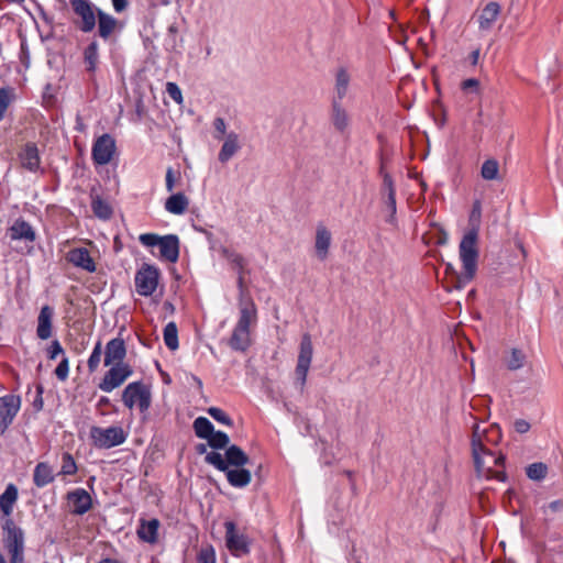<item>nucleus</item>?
<instances>
[{
    "instance_id": "obj_1",
    "label": "nucleus",
    "mask_w": 563,
    "mask_h": 563,
    "mask_svg": "<svg viewBox=\"0 0 563 563\" xmlns=\"http://www.w3.org/2000/svg\"><path fill=\"white\" fill-rule=\"evenodd\" d=\"M484 432L481 426L475 423L472 432V456L474 461L475 471L478 477L486 479H496L498 482H506L507 475L504 470L497 467L504 466L505 456L497 453L489 446L483 443Z\"/></svg>"
},
{
    "instance_id": "obj_2",
    "label": "nucleus",
    "mask_w": 563,
    "mask_h": 563,
    "mask_svg": "<svg viewBox=\"0 0 563 563\" xmlns=\"http://www.w3.org/2000/svg\"><path fill=\"white\" fill-rule=\"evenodd\" d=\"M477 239L478 228L473 227L463 236L460 243V257L463 264L464 273L459 277L456 288H462L465 284L471 282L477 268Z\"/></svg>"
},
{
    "instance_id": "obj_3",
    "label": "nucleus",
    "mask_w": 563,
    "mask_h": 563,
    "mask_svg": "<svg viewBox=\"0 0 563 563\" xmlns=\"http://www.w3.org/2000/svg\"><path fill=\"white\" fill-rule=\"evenodd\" d=\"M239 320L233 329L229 345L234 351L244 352L251 345L250 327L256 321L257 310L255 303H242Z\"/></svg>"
},
{
    "instance_id": "obj_4",
    "label": "nucleus",
    "mask_w": 563,
    "mask_h": 563,
    "mask_svg": "<svg viewBox=\"0 0 563 563\" xmlns=\"http://www.w3.org/2000/svg\"><path fill=\"white\" fill-rule=\"evenodd\" d=\"M139 241L146 247H159V255L163 260L176 263L179 257V239L175 234L161 236L155 233H143Z\"/></svg>"
},
{
    "instance_id": "obj_5",
    "label": "nucleus",
    "mask_w": 563,
    "mask_h": 563,
    "mask_svg": "<svg viewBox=\"0 0 563 563\" xmlns=\"http://www.w3.org/2000/svg\"><path fill=\"white\" fill-rule=\"evenodd\" d=\"M89 434L93 446L98 449H111L124 443L126 440L123 428L119 426L109 428L93 426L90 428Z\"/></svg>"
},
{
    "instance_id": "obj_6",
    "label": "nucleus",
    "mask_w": 563,
    "mask_h": 563,
    "mask_svg": "<svg viewBox=\"0 0 563 563\" xmlns=\"http://www.w3.org/2000/svg\"><path fill=\"white\" fill-rule=\"evenodd\" d=\"M122 401L129 409L137 406L141 412H145L151 407V389L142 382L130 383L122 393Z\"/></svg>"
},
{
    "instance_id": "obj_7",
    "label": "nucleus",
    "mask_w": 563,
    "mask_h": 563,
    "mask_svg": "<svg viewBox=\"0 0 563 563\" xmlns=\"http://www.w3.org/2000/svg\"><path fill=\"white\" fill-rule=\"evenodd\" d=\"M159 269L151 264H143L135 273L134 282L139 295L148 297L152 296L158 285Z\"/></svg>"
},
{
    "instance_id": "obj_8",
    "label": "nucleus",
    "mask_w": 563,
    "mask_h": 563,
    "mask_svg": "<svg viewBox=\"0 0 563 563\" xmlns=\"http://www.w3.org/2000/svg\"><path fill=\"white\" fill-rule=\"evenodd\" d=\"M225 545L233 556L249 554L252 540L243 532L236 529L233 521H225Z\"/></svg>"
},
{
    "instance_id": "obj_9",
    "label": "nucleus",
    "mask_w": 563,
    "mask_h": 563,
    "mask_svg": "<svg viewBox=\"0 0 563 563\" xmlns=\"http://www.w3.org/2000/svg\"><path fill=\"white\" fill-rule=\"evenodd\" d=\"M74 13L79 18L78 29L84 33H90L96 27L97 9L89 0H69Z\"/></svg>"
},
{
    "instance_id": "obj_10",
    "label": "nucleus",
    "mask_w": 563,
    "mask_h": 563,
    "mask_svg": "<svg viewBox=\"0 0 563 563\" xmlns=\"http://www.w3.org/2000/svg\"><path fill=\"white\" fill-rule=\"evenodd\" d=\"M115 151L114 137L109 133H104L95 140L91 148V158L96 165L103 166L112 161Z\"/></svg>"
},
{
    "instance_id": "obj_11",
    "label": "nucleus",
    "mask_w": 563,
    "mask_h": 563,
    "mask_svg": "<svg viewBox=\"0 0 563 563\" xmlns=\"http://www.w3.org/2000/svg\"><path fill=\"white\" fill-rule=\"evenodd\" d=\"M110 368L106 372L103 378L98 384L100 390L111 393L120 387L132 374L133 369L130 364H114L109 365Z\"/></svg>"
},
{
    "instance_id": "obj_12",
    "label": "nucleus",
    "mask_w": 563,
    "mask_h": 563,
    "mask_svg": "<svg viewBox=\"0 0 563 563\" xmlns=\"http://www.w3.org/2000/svg\"><path fill=\"white\" fill-rule=\"evenodd\" d=\"M313 354V346L310 334L305 333L301 338L299 354L297 360V366L295 369L296 378L302 388L307 380V375L311 365Z\"/></svg>"
},
{
    "instance_id": "obj_13",
    "label": "nucleus",
    "mask_w": 563,
    "mask_h": 563,
    "mask_svg": "<svg viewBox=\"0 0 563 563\" xmlns=\"http://www.w3.org/2000/svg\"><path fill=\"white\" fill-rule=\"evenodd\" d=\"M5 532L3 543L10 556L24 555V532L8 519L3 526Z\"/></svg>"
},
{
    "instance_id": "obj_14",
    "label": "nucleus",
    "mask_w": 563,
    "mask_h": 563,
    "mask_svg": "<svg viewBox=\"0 0 563 563\" xmlns=\"http://www.w3.org/2000/svg\"><path fill=\"white\" fill-rule=\"evenodd\" d=\"M21 407V398L16 395L0 397V435L4 434L13 422Z\"/></svg>"
},
{
    "instance_id": "obj_15",
    "label": "nucleus",
    "mask_w": 563,
    "mask_h": 563,
    "mask_svg": "<svg viewBox=\"0 0 563 563\" xmlns=\"http://www.w3.org/2000/svg\"><path fill=\"white\" fill-rule=\"evenodd\" d=\"M126 345L122 338L110 340L104 347V366L114 364H126Z\"/></svg>"
},
{
    "instance_id": "obj_16",
    "label": "nucleus",
    "mask_w": 563,
    "mask_h": 563,
    "mask_svg": "<svg viewBox=\"0 0 563 563\" xmlns=\"http://www.w3.org/2000/svg\"><path fill=\"white\" fill-rule=\"evenodd\" d=\"M380 174L383 176L382 184V194L386 195V206L389 211V217L386 219L387 222L395 224L396 223V188L391 176L388 173H385L383 168L380 169Z\"/></svg>"
},
{
    "instance_id": "obj_17",
    "label": "nucleus",
    "mask_w": 563,
    "mask_h": 563,
    "mask_svg": "<svg viewBox=\"0 0 563 563\" xmlns=\"http://www.w3.org/2000/svg\"><path fill=\"white\" fill-rule=\"evenodd\" d=\"M82 63L85 71L90 80H93L100 66L99 43L92 40L82 51Z\"/></svg>"
},
{
    "instance_id": "obj_18",
    "label": "nucleus",
    "mask_w": 563,
    "mask_h": 563,
    "mask_svg": "<svg viewBox=\"0 0 563 563\" xmlns=\"http://www.w3.org/2000/svg\"><path fill=\"white\" fill-rule=\"evenodd\" d=\"M67 500L71 505L74 515H85L92 506V499L89 493L84 488H76L67 494Z\"/></svg>"
},
{
    "instance_id": "obj_19",
    "label": "nucleus",
    "mask_w": 563,
    "mask_h": 563,
    "mask_svg": "<svg viewBox=\"0 0 563 563\" xmlns=\"http://www.w3.org/2000/svg\"><path fill=\"white\" fill-rule=\"evenodd\" d=\"M97 16L98 35L103 41H108L115 32H120L122 30V25L119 20L101 9H97Z\"/></svg>"
},
{
    "instance_id": "obj_20",
    "label": "nucleus",
    "mask_w": 563,
    "mask_h": 563,
    "mask_svg": "<svg viewBox=\"0 0 563 563\" xmlns=\"http://www.w3.org/2000/svg\"><path fill=\"white\" fill-rule=\"evenodd\" d=\"M66 260L74 266L88 273H93L97 269L93 258L91 257L89 251L85 247H76L70 250L66 255Z\"/></svg>"
},
{
    "instance_id": "obj_21",
    "label": "nucleus",
    "mask_w": 563,
    "mask_h": 563,
    "mask_svg": "<svg viewBox=\"0 0 563 563\" xmlns=\"http://www.w3.org/2000/svg\"><path fill=\"white\" fill-rule=\"evenodd\" d=\"M8 235L12 241H24L33 243L36 239V233L32 225L24 219H16L8 229Z\"/></svg>"
},
{
    "instance_id": "obj_22",
    "label": "nucleus",
    "mask_w": 563,
    "mask_h": 563,
    "mask_svg": "<svg viewBox=\"0 0 563 563\" xmlns=\"http://www.w3.org/2000/svg\"><path fill=\"white\" fill-rule=\"evenodd\" d=\"M53 317L54 309L45 305L41 308L37 317L36 335L41 340H47L52 336L53 332Z\"/></svg>"
},
{
    "instance_id": "obj_23",
    "label": "nucleus",
    "mask_w": 563,
    "mask_h": 563,
    "mask_svg": "<svg viewBox=\"0 0 563 563\" xmlns=\"http://www.w3.org/2000/svg\"><path fill=\"white\" fill-rule=\"evenodd\" d=\"M501 11V7L498 2H488L481 11L477 22L481 31L492 30L494 23L497 21Z\"/></svg>"
},
{
    "instance_id": "obj_24",
    "label": "nucleus",
    "mask_w": 563,
    "mask_h": 563,
    "mask_svg": "<svg viewBox=\"0 0 563 563\" xmlns=\"http://www.w3.org/2000/svg\"><path fill=\"white\" fill-rule=\"evenodd\" d=\"M19 159L23 168L36 172L40 168L41 158L38 148L34 143H26L19 153Z\"/></svg>"
},
{
    "instance_id": "obj_25",
    "label": "nucleus",
    "mask_w": 563,
    "mask_h": 563,
    "mask_svg": "<svg viewBox=\"0 0 563 563\" xmlns=\"http://www.w3.org/2000/svg\"><path fill=\"white\" fill-rule=\"evenodd\" d=\"M159 520L153 518L151 520H140V526L137 528V537L150 544L156 543L158 539V529H159Z\"/></svg>"
},
{
    "instance_id": "obj_26",
    "label": "nucleus",
    "mask_w": 563,
    "mask_h": 563,
    "mask_svg": "<svg viewBox=\"0 0 563 563\" xmlns=\"http://www.w3.org/2000/svg\"><path fill=\"white\" fill-rule=\"evenodd\" d=\"M331 122L335 130L344 132L350 123V118L346 110L342 107L341 101L332 100L331 107Z\"/></svg>"
},
{
    "instance_id": "obj_27",
    "label": "nucleus",
    "mask_w": 563,
    "mask_h": 563,
    "mask_svg": "<svg viewBox=\"0 0 563 563\" xmlns=\"http://www.w3.org/2000/svg\"><path fill=\"white\" fill-rule=\"evenodd\" d=\"M224 472L229 484L233 487L243 488L251 483V472L246 468H243V466L232 470L228 467V471Z\"/></svg>"
},
{
    "instance_id": "obj_28",
    "label": "nucleus",
    "mask_w": 563,
    "mask_h": 563,
    "mask_svg": "<svg viewBox=\"0 0 563 563\" xmlns=\"http://www.w3.org/2000/svg\"><path fill=\"white\" fill-rule=\"evenodd\" d=\"M331 244V233L323 227L319 225L316 232V252L320 260H324L328 255V251Z\"/></svg>"
},
{
    "instance_id": "obj_29",
    "label": "nucleus",
    "mask_w": 563,
    "mask_h": 563,
    "mask_svg": "<svg viewBox=\"0 0 563 563\" xmlns=\"http://www.w3.org/2000/svg\"><path fill=\"white\" fill-rule=\"evenodd\" d=\"M189 206L188 198L183 192L168 197L165 201V210L172 214H184Z\"/></svg>"
},
{
    "instance_id": "obj_30",
    "label": "nucleus",
    "mask_w": 563,
    "mask_h": 563,
    "mask_svg": "<svg viewBox=\"0 0 563 563\" xmlns=\"http://www.w3.org/2000/svg\"><path fill=\"white\" fill-rule=\"evenodd\" d=\"M239 148L240 144L238 134L234 132L229 133L219 152V161L221 163H227L229 159L233 157V155L239 151Z\"/></svg>"
},
{
    "instance_id": "obj_31",
    "label": "nucleus",
    "mask_w": 563,
    "mask_h": 563,
    "mask_svg": "<svg viewBox=\"0 0 563 563\" xmlns=\"http://www.w3.org/2000/svg\"><path fill=\"white\" fill-rule=\"evenodd\" d=\"M54 481L53 468L44 462L38 463L33 473V482L36 487L42 488Z\"/></svg>"
},
{
    "instance_id": "obj_32",
    "label": "nucleus",
    "mask_w": 563,
    "mask_h": 563,
    "mask_svg": "<svg viewBox=\"0 0 563 563\" xmlns=\"http://www.w3.org/2000/svg\"><path fill=\"white\" fill-rule=\"evenodd\" d=\"M225 462L228 466L242 467L249 463V456L240 446L232 444L225 450Z\"/></svg>"
},
{
    "instance_id": "obj_33",
    "label": "nucleus",
    "mask_w": 563,
    "mask_h": 563,
    "mask_svg": "<svg viewBox=\"0 0 563 563\" xmlns=\"http://www.w3.org/2000/svg\"><path fill=\"white\" fill-rule=\"evenodd\" d=\"M18 499V488L13 484H9L4 492L0 495V509L5 516H10L13 505Z\"/></svg>"
},
{
    "instance_id": "obj_34",
    "label": "nucleus",
    "mask_w": 563,
    "mask_h": 563,
    "mask_svg": "<svg viewBox=\"0 0 563 563\" xmlns=\"http://www.w3.org/2000/svg\"><path fill=\"white\" fill-rule=\"evenodd\" d=\"M350 85V75L345 68H340L335 75V97L338 101H341L347 92Z\"/></svg>"
},
{
    "instance_id": "obj_35",
    "label": "nucleus",
    "mask_w": 563,
    "mask_h": 563,
    "mask_svg": "<svg viewBox=\"0 0 563 563\" xmlns=\"http://www.w3.org/2000/svg\"><path fill=\"white\" fill-rule=\"evenodd\" d=\"M164 342L165 345L170 350L175 351L179 346L178 342V330L174 321L168 322L164 328Z\"/></svg>"
},
{
    "instance_id": "obj_36",
    "label": "nucleus",
    "mask_w": 563,
    "mask_h": 563,
    "mask_svg": "<svg viewBox=\"0 0 563 563\" xmlns=\"http://www.w3.org/2000/svg\"><path fill=\"white\" fill-rule=\"evenodd\" d=\"M481 176L485 180H496L499 178V163L489 158L486 159L481 167Z\"/></svg>"
},
{
    "instance_id": "obj_37",
    "label": "nucleus",
    "mask_w": 563,
    "mask_h": 563,
    "mask_svg": "<svg viewBox=\"0 0 563 563\" xmlns=\"http://www.w3.org/2000/svg\"><path fill=\"white\" fill-rule=\"evenodd\" d=\"M194 430L198 438L207 440L214 431V428L209 419L205 417H198L194 421Z\"/></svg>"
},
{
    "instance_id": "obj_38",
    "label": "nucleus",
    "mask_w": 563,
    "mask_h": 563,
    "mask_svg": "<svg viewBox=\"0 0 563 563\" xmlns=\"http://www.w3.org/2000/svg\"><path fill=\"white\" fill-rule=\"evenodd\" d=\"M527 355L522 350L511 349L509 357L506 360V365L510 371H517L525 366Z\"/></svg>"
},
{
    "instance_id": "obj_39",
    "label": "nucleus",
    "mask_w": 563,
    "mask_h": 563,
    "mask_svg": "<svg viewBox=\"0 0 563 563\" xmlns=\"http://www.w3.org/2000/svg\"><path fill=\"white\" fill-rule=\"evenodd\" d=\"M207 441L208 445L211 446L213 450H227V448L230 446V438L223 431H213L211 435L207 439Z\"/></svg>"
},
{
    "instance_id": "obj_40",
    "label": "nucleus",
    "mask_w": 563,
    "mask_h": 563,
    "mask_svg": "<svg viewBox=\"0 0 563 563\" xmlns=\"http://www.w3.org/2000/svg\"><path fill=\"white\" fill-rule=\"evenodd\" d=\"M526 474L531 481L540 482L545 478L548 466L542 462L532 463L526 468Z\"/></svg>"
},
{
    "instance_id": "obj_41",
    "label": "nucleus",
    "mask_w": 563,
    "mask_h": 563,
    "mask_svg": "<svg viewBox=\"0 0 563 563\" xmlns=\"http://www.w3.org/2000/svg\"><path fill=\"white\" fill-rule=\"evenodd\" d=\"M91 208L93 213L100 219H109L112 214V209L108 202L102 200L100 197H95L91 201Z\"/></svg>"
},
{
    "instance_id": "obj_42",
    "label": "nucleus",
    "mask_w": 563,
    "mask_h": 563,
    "mask_svg": "<svg viewBox=\"0 0 563 563\" xmlns=\"http://www.w3.org/2000/svg\"><path fill=\"white\" fill-rule=\"evenodd\" d=\"M221 253L224 256V258L227 261H229L234 266V268L238 271V273L244 272V268L246 266V261L241 254H239L232 250H229L227 247H223Z\"/></svg>"
},
{
    "instance_id": "obj_43",
    "label": "nucleus",
    "mask_w": 563,
    "mask_h": 563,
    "mask_svg": "<svg viewBox=\"0 0 563 563\" xmlns=\"http://www.w3.org/2000/svg\"><path fill=\"white\" fill-rule=\"evenodd\" d=\"M205 462L207 464L212 465L218 471H228V463L225 462V459H223L222 454L219 452L211 451L207 453V455L205 456Z\"/></svg>"
},
{
    "instance_id": "obj_44",
    "label": "nucleus",
    "mask_w": 563,
    "mask_h": 563,
    "mask_svg": "<svg viewBox=\"0 0 563 563\" xmlns=\"http://www.w3.org/2000/svg\"><path fill=\"white\" fill-rule=\"evenodd\" d=\"M244 272H239L238 274V288H239V309H242V303L251 302L254 303L253 299L251 298L249 290L244 284Z\"/></svg>"
},
{
    "instance_id": "obj_45",
    "label": "nucleus",
    "mask_w": 563,
    "mask_h": 563,
    "mask_svg": "<svg viewBox=\"0 0 563 563\" xmlns=\"http://www.w3.org/2000/svg\"><path fill=\"white\" fill-rule=\"evenodd\" d=\"M485 435H483V443L486 446L489 444L496 445L501 438L500 429L497 426H490L489 429L481 428Z\"/></svg>"
},
{
    "instance_id": "obj_46",
    "label": "nucleus",
    "mask_w": 563,
    "mask_h": 563,
    "mask_svg": "<svg viewBox=\"0 0 563 563\" xmlns=\"http://www.w3.org/2000/svg\"><path fill=\"white\" fill-rule=\"evenodd\" d=\"M13 98V89L9 87L0 88V121L4 118L5 111L9 108Z\"/></svg>"
},
{
    "instance_id": "obj_47",
    "label": "nucleus",
    "mask_w": 563,
    "mask_h": 563,
    "mask_svg": "<svg viewBox=\"0 0 563 563\" xmlns=\"http://www.w3.org/2000/svg\"><path fill=\"white\" fill-rule=\"evenodd\" d=\"M101 355H102V344H101V341H98L95 346H93V350L88 358V362H87V365H88V369L89 372H95L100 362H101Z\"/></svg>"
},
{
    "instance_id": "obj_48",
    "label": "nucleus",
    "mask_w": 563,
    "mask_h": 563,
    "mask_svg": "<svg viewBox=\"0 0 563 563\" xmlns=\"http://www.w3.org/2000/svg\"><path fill=\"white\" fill-rule=\"evenodd\" d=\"M76 472H77V464H76L73 455L68 452H65L62 457L60 473L63 475H74Z\"/></svg>"
},
{
    "instance_id": "obj_49",
    "label": "nucleus",
    "mask_w": 563,
    "mask_h": 563,
    "mask_svg": "<svg viewBox=\"0 0 563 563\" xmlns=\"http://www.w3.org/2000/svg\"><path fill=\"white\" fill-rule=\"evenodd\" d=\"M197 563H216V551L211 544L200 549Z\"/></svg>"
},
{
    "instance_id": "obj_50",
    "label": "nucleus",
    "mask_w": 563,
    "mask_h": 563,
    "mask_svg": "<svg viewBox=\"0 0 563 563\" xmlns=\"http://www.w3.org/2000/svg\"><path fill=\"white\" fill-rule=\"evenodd\" d=\"M207 412L218 422L231 427L233 424V420L220 408L210 407Z\"/></svg>"
},
{
    "instance_id": "obj_51",
    "label": "nucleus",
    "mask_w": 563,
    "mask_h": 563,
    "mask_svg": "<svg viewBox=\"0 0 563 563\" xmlns=\"http://www.w3.org/2000/svg\"><path fill=\"white\" fill-rule=\"evenodd\" d=\"M69 374V361L68 357L64 355L57 367L55 368L56 377L64 382L67 379Z\"/></svg>"
},
{
    "instance_id": "obj_52",
    "label": "nucleus",
    "mask_w": 563,
    "mask_h": 563,
    "mask_svg": "<svg viewBox=\"0 0 563 563\" xmlns=\"http://www.w3.org/2000/svg\"><path fill=\"white\" fill-rule=\"evenodd\" d=\"M166 91H167L168 96L175 102H177L179 104L183 102V93H181V90H180V88L178 87L177 84H175V82H167Z\"/></svg>"
},
{
    "instance_id": "obj_53",
    "label": "nucleus",
    "mask_w": 563,
    "mask_h": 563,
    "mask_svg": "<svg viewBox=\"0 0 563 563\" xmlns=\"http://www.w3.org/2000/svg\"><path fill=\"white\" fill-rule=\"evenodd\" d=\"M65 355L64 349L60 345L58 340L52 341L51 345L47 349V357L49 360H55L58 355Z\"/></svg>"
},
{
    "instance_id": "obj_54",
    "label": "nucleus",
    "mask_w": 563,
    "mask_h": 563,
    "mask_svg": "<svg viewBox=\"0 0 563 563\" xmlns=\"http://www.w3.org/2000/svg\"><path fill=\"white\" fill-rule=\"evenodd\" d=\"M478 86H479V81L477 79L468 78L462 82L461 88L464 91H477Z\"/></svg>"
},
{
    "instance_id": "obj_55",
    "label": "nucleus",
    "mask_w": 563,
    "mask_h": 563,
    "mask_svg": "<svg viewBox=\"0 0 563 563\" xmlns=\"http://www.w3.org/2000/svg\"><path fill=\"white\" fill-rule=\"evenodd\" d=\"M530 423L525 419H517L514 422L515 430L520 434L527 433L530 430Z\"/></svg>"
},
{
    "instance_id": "obj_56",
    "label": "nucleus",
    "mask_w": 563,
    "mask_h": 563,
    "mask_svg": "<svg viewBox=\"0 0 563 563\" xmlns=\"http://www.w3.org/2000/svg\"><path fill=\"white\" fill-rule=\"evenodd\" d=\"M165 181L167 191L172 192L175 188V172L172 167L166 172Z\"/></svg>"
},
{
    "instance_id": "obj_57",
    "label": "nucleus",
    "mask_w": 563,
    "mask_h": 563,
    "mask_svg": "<svg viewBox=\"0 0 563 563\" xmlns=\"http://www.w3.org/2000/svg\"><path fill=\"white\" fill-rule=\"evenodd\" d=\"M113 9L117 13L125 11L129 7L128 0H111Z\"/></svg>"
},
{
    "instance_id": "obj_58",
    "label": "nucleus",
    "mask_w": 563,
    "mask_h": 563,
    "mask_svg": "<svg viewBox=\"0 0 563 563\" xmlns=\"http://www.w3.org/2000/svg\"><path fill=\"white\" fill-rule=\"evenodd\" d=\"M213 126L217 132H219L221 135L225 133L227 125L222 118H217L213 122Z\"/></svg>"
},
{
    "instance_id": "obj_59",
    "label": "nucleus",
    "mask_w": 563,
    "mask_h": 563,
    "mask_svg": "<svg viewBox=\"0 0 563 563\" xmlns=\"http://www.w3.org/2000/svg\"><path fill=\"white\" fill-rule=\"evenodd\" d=\"M548 507L553 512H559V511L563 510V500L559 499V500L551 501Z\"/></svg>"
},
{
    "instance_id": "obj_60",
    "label": "nucleus",
    "mask_w": 563,
    "mask_h": 563,
    "mask_svg": "<svg viewBox=\"0 0 563 563\" xmlns=\"http://www.w3.org/2000/svg\"><path fill=\"white\" fill-rule=\"evenodd\" d=\"M479 54H481L479 48L474 49V51L470 54V60H471V64H472L473 66L477 65L478 59H479Z\"/></svg>"
},
{
    "instance_id": "obj_61",
    "label": "nucleus",
    "mask_w": 563,
    "mask_h": 563,
    "mask_svg": "<svg viewBox=\"0 0 563 563\" xmlns=\"http://www.w3.org/2000/svg\"><path fill=\"white\" fill-rule=\"evenodd\" d=\"M207 446H208V443L205 444V443H199L196 445V452L198 454H206L207 455Z\"/></svg>"
},
{
    "instance_id": "obj_62",
    "label": "nucleus",
    "mask_w": 563,
    "mask_h": 563,
    "mask_svg": "<svg viewBox=\"0 0 563 563\" xmlns=\"http://www.w3.org/2000/svg\"><path fill=\"white\" fill-rule=\"evenodd\" d=\"M10 563H24V555L10 556Z\"/></svg>"
},
{
    "instance_id": "obj_63",
    "label": "nucleus",
    "mask_w": 563,
    "mask_h": 563,
    "mask_svg": "<svg viewBox=\"0 0 563 563\" xmlns=\"http://www.w3.org/2000/svg\"><path fill=\"white\" fill-rule=\"evenodd\" d=\"M76 130L77 131H85V124L82 123L80 117H77V120H76Z\"/></svg>"
},
{
    "instance_id": "obj_64",
    "label": "nucleus",
    "mask_w": 563,
    "mask_h": 563,
    "mask_svg": "<svg viewBox=\"0 0 563 563\" xmlns=\"http://www.w3.org/2000/svg\"><path fill=\"white\" fill-rule=\"evenodd\" d=\"M98 563H122L115 559H110V558H106V559H102L101 561H99Z\"/></svg>"
}]
</instances>
